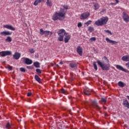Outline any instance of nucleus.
Segmentation results:
<instances>
[{
    "label": "nucleus",
    "mask_w": 129,
    "mask_h": 129,
    "mask_svg": "<svg viewBox=\"0 0 129 129\" xmlns=\"http://www.w3.org/2000/svg\"><path fill=\"white\" fill-rule=\"evenodd\" d=\"M67 10H68V6H64L63 9H60L59 12H55L52 17V20L53 21H57V20H59V21H62V18H65L66 15V13H67Z\"/></svg>",
    "instance_id": "f257e3e1"
},
{
    "label": "nucleus",
    "mask_w": 129,
    "mask_h": 129,
    "mask_svg": "<svg viewBox=\"0 0 129 129\" xmlns=\"http://www.w3.org/2000/svg\"><path fill=\"white\" fill-rule=\"evenodd\" d=\"M107 22H108V17H103L96 21L95 22V25L99 26H104V25L107 23Z\"/></svg>",
    "instance_id": "f03ea898"
},
{
    "label": "nucleus",
    "mask_w": 129,
    "mask_h": 129,
    "mask_svg": "<svg viewBox=\"0 0 129 129\" xmlns=\"http://www.w3.org/2000/svg\"><path fill=\"white\" fill-rule=\"evenodd\" d=\"M97 63L102 70H105V71H108L109 68H110V64L109 62H107V63H105L104 62H101V61L98 60Z\"/></svg>",
    "instance_id": "7ed1b4c3"
},
{
    "label": "nucleus",
    "mask_w": 129,
    "mask_h": 129,
    "mask_svg": "<svg viewBox=\"0 0 129 129\" xmlns=\"http://www.w3.org/2000/svg\"><path fill=\"white\" fill-rule=\"evenodd\" d=\"M57 34L59 36L58 38V40L59 42H62L63 41V39L64 38V36H66V35H68V33L66 32V31L63 29H59V31L57 32Z\"/></svg>",
    "instance_id": "20e7f679"
},
{
    "label": "nucleus",
    "mask_w": 129,
    "mask_h": 129,
    "mask_svg": "<svg viewBox=\"0 0 129 129\" xmlns=\"http://www.w3.org/2000/svg\"><path fill=\"white\" fill-rule=\"evenodd\" d=\"M90 16V13L89 12L87 11L86 12L83 13L80 17V20H86V19H88L89 16Z\"/></svg>",
    "instance_id": "39448f33"
},
{
    "label": "nucleus",
    "mask_w": 129,
    "mask_h": 129,
    "mask_svg": "<svg viewBox=\"0 0 129 129\" xmlns=\"http://www.w3.org/2000/svg\"><path fill=\"white\" fill-rule=\"evenodd\" d=\"M40 35H44L45 37L49 35L52 36V35H53L52 32L49 31H43V29H40Z\"/></svg>",
    "instance_id": "423d86ee"
},
{
    "label": "nucleus",
    "mask_w": 129,
    "mask_h": 129,
    "mask_svg": "<svg viewBox=\"0 0 129 129\" xmlns=\"http://www.w3.org/2000/svg\"><path fill=\"white\" fill-rule=\"evenodd\" d=\"M10 55H12V51L9 50L0 52V57H6V56H10Z\"/></svg>",
    "instance_id": "0eeeda50"
},
{
    "label": "nucleus",
    "mask_w": 129,
    "mask_h": 129,
    "mask_svg": "<svg viewBox=\"0 0 129 129\" xmlns=\"http://www.w3.org/2000/svg\"><path fill=\"white\" fill-rule=\"evenodd\" d=\"M91 106L93 108H96L97 110H100V109H101V108L99 107V106L97 104V102H96V101H92Z\"/></svg>",
    "instance_id": "6e6552de"
},
{
    "label": "nucleus",
    "mask_w": 129,
    "mask_h": 129,
    "mask_svg": "<svg viewBox=\"0 0 129 129\" xmlns=\"http://www.w3.org/2000/svg\"><path fill=\"white\" fill-rule=\"evenodd\" d=\"M122 19L125 23H128L129 22V16L125 12L122 13Z\"/></svg>",
    "instance_id": "1a4fd4ad"
},
{
    "label": "nucleus",
    "mask_w": 129,
    "mask_h": 129,
    "mask_svg": "<svg viewBox=\"0 0 129 129\" xmlns=\"http://www.w3.org/2000/svg\"><path fill=\"white\" fill-rule=\"evenodd\" d=\"M23 60L24 63L27 65H31L33 63V60L30 59L29 58H23Z\"/></svg>",
    "instance_id": "9d476101"
},
{
    "label": "nucleus",
    "mask_w": 129,
    "mask_h": 129,
    "mask_svg": "<svg viewBox=\"0 0 129 129\" xmlns=\"http://www.w3.org/2000/svg\"><path fill=\"white\" fill-rule=\"evenodd\" d=\"M77 52L80 56H82V54H83V49L80 46H79L77 47Z\"/></svg>",
    "instance_id": "9b49d317"
},
{
    "label": "nucleus",
    "mask_w": 129,
    "mask_h": 129,
    "mask_svg": "<svg viewBox=\"0 0 129 129\" xmlns=\"http://www.w3.org/2000/svg\"><path fill=\"white\" fill-rule=\"evenodd\" d=\"M13 34V32L9 31H4L0 33L1 36H10Z\"/></svg>",
    "instance_id": "f8f14e48"
},
{
    "label": "nucleus",
    "mask_w": 129,
    "mask_h": 129,
    "mask_svg": "<svg viewBox=\"0 0 129 129\" xmlns=\"http://www.w3.org/2000/svg\"><path fill=\"white\" fill-rule=\"evenodd\" d=\"M4 28L8 29V30H11V31H16V28H15V27H13V26L11 25H4Z\"/></svg>",
    "instance_id": "ddd939ff"
},
{
    "label": "nucleus",
    "mask_w": 129,
    "mask_h": 129,
    "mask_svg": "<svg viewBox=\"0 0 129 129\" xmlns=\"http://www.w3.org/2000/svg\"><path fill=\"white\" fill-rule=\"evenodd\" d=\"M116 68L118 70H120V71H123V72H127V70L125 69H123L122 66L119 65V64H117L116 65Z\"/></svg>",
    "instance_id": "4468645a"
},
{
    "label": "nucleus",
    "mask_w": 129,
    "mask_h": 129,
    "mask_svg": "<svg viewBox=\"0 0 129 129\" xmlns=\"http://www.w3.org/2000/svg\"><path fill=\"white\" fill-rule=\"evenodd\" d=\"M106 41L107 43H109V44H111V45H117V42L113 40H111L109 39L108 38H106Z\"/></svg>",
    "instance_id": "2eb2a0df"
},
{
    "label": "nucleus",
    "mask_w": 129,
    "mask_h": 129,
    "mask_svg": "<svg viewBox=\"0 0 129 129\" xmlns=\"http://www.w3.org/2000/svg\"><path fill=\"white\" fill-rule=\"evenodd\" d=\"M21 57V53L19 52H15L14 55H13V58L14 59H15L16 60H19L20 58Z\"/></svg>",
    "instance_id": "dca6fc26"
},
{
    "label": "nucleus",
    "mask_w": 129,
    "mask_h": 129,
    "mask_svg": "<svg viewBox=\"0 0 129 129\" xmlns=\"http://www.w3.org/2000/svg\"><path fill=\"white\" fill-rule=\"evenodd\" d=\"M122 104L123 105H124L125 107H126L127 108H129V103H128V101H127V100L123 99Z\"/></svg>",
    "instance_id": "f3484780"
},
{
    "label": "nucleus",
    "mask_w": 129,
    "mask_h": 129,
    "mask_svg": "<svg viewBox=\"0 0 129 129\" xmlns=\"http://www.w3.org/2000/svg\"><path fill=\"white\" fill-rule=\"evenodd\" d=\"M122 61L125 62H128L129 61V55H124L121 57Z\"/></svg>",
    "instance_id": "a211bd4d"
},
{
    "label": "nucleus",
    "mask_w": 129,
    "mask_h": 129,
    "mask_svg": "<svg viewBox=\"0 0 129 129\" xmlns=\"http://www.w3.org/2000/svg\"><path fill=\"white\" fill-rule=\"evenodd\" d=\"M71 38V36H70V35L68 34L65 35V37H64V43H68L69 42V40H70Z\"/></svg>",
    "instance_id": "6ab92c4d"
},
{
    "label": "nucleus",
    "mask_w": 129,
    "mask_h": 129,
    "mask_svg": "<svg viewBox=\"0 0 129 129\" xmlns=\"http://www.w3.org/2000/svg\"><path fill=\"white\" fill-rule=\"evenodd\" d=\"M84 93L85 94V95H87L88 96L91 95V93L88 88H87L84 90Z\"/></svg>",
    "instance_id": "aec40b11"
},
{
    "label": "nucleus",
    "mask_w": 129,
    "mask_h": 129,
    "mask_svg": "<svg viewBox=\"0 0 129 129\" xmlns=\"http://www.w3.org/2000/svg\"><path fill=\"white\" fill-rule=\"evenodd\" d=\"M69 65L71 68H75L77 67V63H76V62H72L70 63Z\"/></svg>",
    "instance_id": "412c9836"
},
{
    "label": "nucleus",
    "mask_w": 129,
    "mask_h": 129,
    "mask_svg": "<svg viewBox=\"0 0 129 129\" xmlns=\"http://www.w3.org/2000/svg\"><path fill=\"white\" fill-rule=\"evenodd\" d=\"M13 124L11 123H10V122H8L7 124L6 125V128L7 129H11L12 128V126Z\"/></svg>",
    "instance_id": "4be33fe9"
},
{
    "label": "nucleus",
    "mask_w": 129,
    "mask_h": 129,
    "mask_svg": "<svg viewBox=\"0 0 129 129\" xmlns=\"http://www.w3.org/2000/svg\"><path fill=\"white\" fill-rule=\"evenodd\" d=\"M34 79L36 81H37V82H38L39 83H41V78H40L38 75H35Z\"/></svg>",
    "instance_id": "5701e85b"
},
{
    "label": "nucleus",
    "mask_w": 129,
    "mask_h": 129,
    "mask_svg": "<svg viewBox=\"0 0 129 129\" xmlns=\"http://www.w3.org/2000/svg\"><path fill=\"white\" fill-rule=\"evenodd\" d=\"M46 5L47 7H52V6H53V3L51 0H47Z\"/></svg>",
    "instance_id": "b1692460"
},
{
    "label": "nucleus",
    "mask_w": 129,
    "mask_h": 129,
    "mask_svg": "<svg viewBox=\"0 0 129 129\" xmlns=\"http://www.w3.org/2000/svg\"><path fill=\"white\" fill-rule=\"evenodd\" d=\"M94 10H95V11H97V10H98V9H99V5H98V4L96 3L94 4Z\"/></svg>",
    "instance_id": "393cba45"
},
{
    "label": "nucleus",
    "mask_w": 129,
    "mask_h": 129,
    "mask_svg": "<svg viewBox=\"0 0 129 129\" xmlns=\"http://www.w3.org/2000/svg\"><path fill=\"white\" fill-rule=\"evenodd\" d=\"M33 64L36 68H40V62L36 61L34 62Z\"/></svg>",
    "instance_id": "a878e982"
},
{
    "label": "nucleus",
    "mask_w": 129,
    "mask_h": 129,
    "mask_svg": "<svg viewBox=\"0 0 129 129\" xmlns=\"http://www.w3.org/2000/svg\"><path fill=\"white\" fill-rule=\"evenodd\" d=\"M118 85L119 87H124V84L121 81L118 82Z\"/></svg>",
    "instance_id": "bb28decb"
},
{
    "label": "nucleus",
    "mask_w": 129,
    "mask_h": 129,
    "mask_svg": "<svg viewBox=\"0 0 129 129\" xmlns=\"http://www.w3.org/2000/svg\"><path fill=\"white\" fill-rule=\"evenodd\" d=\"M88 31H89V32L91 33L93 32V31H94V28L91 26H89L88 28Z\"/></svg>",
    "instance_id": "cd10ccee"
},
{
    "label": "nucleus",
    "mask_w": 129,
    "mask_h": 129,
    "mask_svg": "<svg viewBox=\"0 0 129 129\" xmlns=\"http://www.w3.org/2000/svg\"><path fill=\"white\" fill-rule=\"evenodd\" d=\"M5 41L6 42H9V43L11 42L12 41V37L8 36Z\"/></svg>",
    "instance_id": "c85d7f7f"
},
{
    "label": "nucleus",
    "mask_w": 129,
    "mask_h": 129,
    "mask_svg": "<svg viewBox=\"0 0 129 129\" xmlns=\"http://www.w3.org/2000/svg\"><path fill=\"white\" fill-rule=\"evenodd\" d=\"M93 66L95 70H96V71H97V69H98L97 64H96V62L95 61L93 62Z\"/></svg>",
    "instance_id": "c756f323"
},
{
    "label": "nucleus",
    "mask_w": 129,
    "mask_h": 129,
    "mask_svg": "<svg viewBox=\"0 0 129 129\" xmlns=\"http://www.w3.org/2000/svg\"><path fill=\"white\" fill-rule=\"evenodd\" d=\"M101 100L104 103H106V102L107 101V98H101Z\"/></svg>",
    "instance_id": "7c9ffc66"
},
{
    "label": "nucleus",
    "mask_w": 129,
    "mask_h": 129,
    "mask_svg": "<svg viewBox=\"0 0 129 129\" xmlns=\"http://www.w3.org/2000/svg\"><path fill=\"white\" fill-rule=\"evenodd\" d=\"M91 23H92V21H91V20H89L87 22L85 23V25H86L87 27H88L89 25H91Z\"/></svg>",
    "instance_id": "2f4dec72"
},
{
    "label": "nucleus",
    "mask_w": 129,
    "mask_h": 129,
    "mask_svg": "<svg viewBox=\"0 0 129 129\" xmlns=\"http://www.w3.org/2000/svg\"><path fill=\"white\" fill-rule=\"evenodd\" d=\"M40 3H41L39 0H36L34 3V5L35 6H38V4H40Z\"/></svg>",
    "instance_id": "473e14b6"
},
{
    "label": "nucleus",
    "mask_w": 129,
    "mask_h": 129,
    "mask_svg": "<svg viewBox=\"0 0 129 129\" xmlns=\"http://www.w3.org/2000/svg\"><path fill=\"white\" fill-rule=\"evenodd\" d=\"M36 72H37V73H38L39 74H41V73H42V71L40 69H36Z\"/></svg>",
    "instance_id": "72a5a7b5"
},
{
    "label": "nucleus",
    "mask_w": 129,
    "mask_h": 129,
    "mask_svg": "<svg viewBox=\"0 0 129 129\" xmlns=\"http://www.w3.org/2000/svg\"><path fill=\"white\" fill-rule=\"evenodd\" d=\"M93 41H96V38H95V37H91L89 39V42H93Z\"/></svg>",
    "instance_id": "f704fd0d"
},
{
    "label": "nucleus",
    "mask_w": 129,
    "mask_h": 129,
    "mask_svg": "<svg viewBox=\"0 0 129 129\" xmlns=\"http://www.w3.org/2000/svg\"><path fill=\"white\" fill-rule=\"evenodd\" d=\"M60 92L61 93H62V94H66L67 91H66V90H65L64 89H61L60 90Z\"/></svg>",
    "instance_id": "c9c22d12"
},
{
    "label": "nucleus",
    "mask_w": 129,
    "mask_h": 129,
    "mask_svg": "<svg viewBox=\"0 0 129 129\" xmlns=\"http://www.w3.org/2000/svg\"><path fill=\"white\" fill-rule=\"evenodd\" d=\"M104 32H105V33H107V34H109V35H110V36H111V35H112L111 31H110L109 30H105Z\"/></svg>",
    "instance_id": "e433bc0d"
},
{
    "label": "nucleus",
    "mask_w": 129,
    "mask_h": 129,
    "mask_svg": "<svg viewBox=\"0 0 129 129\" xmlns=\"http://www.w3.org/2000/svg\"><path fill=\"white\" fill-rule=\"evenodd\" d=\"M20 71L21 72H26V69L25 68H20Z\"/></svg>",
    "instance_id": "4c0bfd02"
},
{
    "label": "nucleus",
    "mask_w": 129,
    "mask_h": 129,
    "mask_svg": "<svg viewBox=\"0 0 129 129\" xmlns=\"http://www.w3.org/2000/svg\"><path fill=\"white\" fill-rule=\"evenodd\" d=\"M82 27V23L79 22L78 23V28H81Z\"/></svg>",
    "instance_id": "58836bf2"
},
{
    "label": "nucleus",
    "mask_w": 129,
    "mask_h": 129,
    "mask_svg": "<svg viewBox=\"0 0 129 129\" xmlns=\"http://www.w3.org/2000/svg\"><path fill=\"white\" fill-rule=\"evenodd\" d=\"M29 52L31 53V54H34L35 53V50L34 49H31L29 50Z\"/></svg>",
    "instance_id": "ea45409f"
},
{
    "label": "nucleus",
    "mask_w": 129,
    "mask_h": 129,
    "mask_svg": "<svg viewBox=\"0 0 129 129\" xmlns=\"http://www.w3.org/2000/svg\"><path fill=\"white\" fill-rule=\"evenodd\" d=\"M103 58L104 60L106 61L107 63H109V60L107 59V57H106V56H104Z\"/></svg>",
    "instance_id": "a19ab883"
},
{
    "label": "nucleus",
    "mask_w": 129,
    "mask_h": 129,
    "mask_svg": "<svg viewBox=\"0 0 129 129\" xmlns=\"http://www.w3.org/2000/svg\"><path fill=\"white\" fill-rule=\"evenodd\" d=\"M26 68H27V69H34V68L31 66H27Z\"/></svg>",
    "instance_id": "79ce46f5"
},
{
    "label": "nucleus",
    "mask_w": 129,
    "mask_h": 129,
    "mask_svg": "<svg viewBox=\"0 0 129 129\" xmlns=\"http://www.w3.org/2000/svg\"><path fill=\"white\" fill-rule=\"evenodd\" d=\"M31 95H32V93H31V92H28V93H27V96L30 97V96H31Z\"/></svg>",
    "instance_id": "37998d69"
},
{
    "label": "nucleus",
    "mask_w": 129,
    "mask_h": 129,
    "mask_svg": "<svg viewBox=\"0 0 129 129\" xmlns=\"http://www.w3.org/2000/svg\"><path fill=\"white\" fill-rule=\"evenodd\" d=\"M8 69H9L10 70H13V67H9Z\"/></svg>",
    "instance_id": "c03bdc74"
},
{
    "label": "nucleus",
    "mask_w": 129,
    "mask_h": 129,
    "mask_svg": "<svg viewBox=\"0 0 129 129\" xmlns=\"http://www.w3.org/2000/svg\"><path fill=\"white\" fill-rule=\"evenodd\" d=\"M115 2H116V3L115 4H116V5L117 4H118V3H119V1L118 0H115Z\"/></svg>",
    "instance_id": "a18cd8bd"
},
{
    "label": "nucleus",
    "mask_w": 129,
    "mask_h": 129,
    "mask_svg": "<svg viewBox=\"0 0 129 129\" xmlns=\"http://www.w3.org/2000/svg\"><path fill=\"white\" fill-rule=\"evenodd\" d=\"M111 5H116V4L113 3H111Z\"/></svg>",
    "instance_id": "49530a36"
},
{
    "label": "nucleus",
    "mask_w": 129,
    "mask_h": 129,
    "mask_svg": "<svg viewBox=\"0 0 129 129\" xmlns=\"http://www.w3.org/2000/svg\"><path fill=\"white\" fill-rule=\"evenodd\" d=\"M103 12H105V10L103 9L102 11H101V13H103Z\"/></svg>",
    "instance_id": "de8ad7c7"
},
{
    "label": "nucleus",
    "mask_w": 129,
    "mask_h": 129,
    "mask_svg": "<svg viewBox=\"0 0 129 129\" xmlns=\"http://www.w3.org/2000/svg\"><path fill=\"white\" fill-rule=\"evenodd\" d=\"M40 3L44 2V0H39Z\"/></svg>",
    "instance_id": "09e8293b"
},
{
    "label": "nucleus",
    "mask_w": 129,
    "mask_h": 129,
    "mask_svg": "<svg viewBox=\"0 0 129 129\" xmlns=\"http://www.w3.org/2000/svg\"><path fill=\"white\" fill-rule=\"evenodd\" d=\"M59 64H61V65L63 64V62H62V61H60V62H59Z\"/></svg>",
    "instance_id": "8fccbe9b"
}]
</instances>
